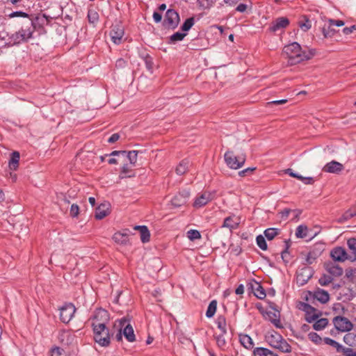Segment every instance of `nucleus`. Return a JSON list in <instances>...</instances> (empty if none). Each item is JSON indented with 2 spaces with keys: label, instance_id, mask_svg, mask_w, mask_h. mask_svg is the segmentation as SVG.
<instances>
[{
  "label": "nucleus",
  "instance_id": "f257e3e1",
  "mask_svg": "<svg viewBox=\"0 0 356 356\" xmlns=\"http://www.w3.org/2000/svg\"><path fill=\"white\" fill-rule=\"evenodd\" d=\"M283 54L286 55L291 65H296L310 60L315 53L314 49H302L298 42H293L284 47Z\"/></svg>",
  "mask_w": 356,
  "mask_h": 356
},
{
  "label": "nucleus",
  "instance_id": "2eb2a0df",
  "mask_svg": "<svg viewBox=\"0 0 356 356\" xmlns=\"http://www.w3.org/2000/svg\"><path fill=\"white\" fill-rule=\"evenodd\" d=\"M213 194L211 192H203L196 197L193 202V207L198 209L205 206L208 202L213 200Z\"/></svg>",
  "mask_w": 356,
  "mask_h": 356
},
{
  "label": "nucleus",
  "instance_id": "7c9ffc66",
  "mask_svg": "<svg viewBox=\"0 0 356 356\" xmlns=\"http://www.w3.org/2000/svg\"><path fill=\"white\" fill-rule=\"evenodd\" d=\"M314 323L313 324V328L314 330L316 331H321L326 327V326L328 325V319L326 318H322L320 319H316L314 321Z\"/></svg>",
  "mask_w": 356,
  "mask_h": 356
},
{
  "label": "nucleus",
  "instance_id": "603ef678",
  "mask_svg": "<svg viewBox=\"0 0 356 356\" xmlns=\"http://www.w3.org/2000/svg\"><path fill=\"white\" fill-rule=\"evenodd\" d=\"M304 18L305 19V22H299V26L300 28L305 32L307 31L309 29H311L312 25L309 19L306 17V16H304Z\"/></svg>",
  "mask_w": 356,
  "mask_h": 356
},
{
  "label": "nucleus",
  "instance_id": "5fc2aeb1",
  "mask_svg": "<svg viewBox=\"0 0 356 356\" xmlns=\"http://www.w3.org/2000/svg\"><path fill=\"white\" fill-rule=\"evenodd\" d=\"M8 17H9V18L21 17L26 18V19H31L29 17V14L26 13H24L23 11H14V12L11 13L10 14H9Z\"/></svg>",
  "mask_w": 356,
  "mask_h": 356
},
{
  "label": "nucleus",
  "instance_id": "1a4fd4ad",
  "mask_svg": "<svg viewBox=\"0 0 356 356\" xmlns=\"http://www.w3.org/2000/svg\"><path fill=\"white\" fill-rule=\"evenodd\" d=\"M179 20V13L174 9H168L166 11L163 23L169 28L175 29L178 26Z\"/></svg>",
  "mask_w": 356,
  "mask_h": 356
},
{
  "label": "nucleus",
  "instance_id": "f03ea898",
  "mask_svg": "<svg viewBox=\"0 0 356 356\" xmlns=\"http://www.w3.org/2000/svg\"><path fill=\"white\" fill-rule=\"evenodd\" d=\"M35 31V26L33 19H26L22 22L20 29L9 36V40L14 44L27 42L33 38Z\"/></svg>",
  "mask_w": 356,
  "mask_h": 356
},
{
  "label": "nucleus",
  "instance_id": "58836bf2",
  "mask_svg": "<svg viewBox=\"0 0 356 356\" xmlns=\"http://www.w3.org/2000/svg\"><path fill=\"white\" fill-rule=\"evenodd\" d=\"M323 341L325 344L330 345L337 349V351L338 353H341V350L343 349V346L341 344H339L337 341L335 340L330 339L329 337H325L323 339Z\"/></svg>",
  "mask_w": 356,
  "mask_h": 356
},
{
  "label": "nucleus",
  "instance_id": "13d9d810",
  "mask_svg": "<svg viewBox=\"0 0 356 356\" xmlns=\"http://www.w3.org/2000/svg\"><path fill=\"white\" fill-rule=\"evenodd\" d=\"M341 353H342L344 356H356V350L351 348L343 346Z\"/></svg>",
  "mask_w": 356,
  "mask_h": 356
},
{
  "label": "nucleus",
  "instance_id": "bf43d9fd",
  "mask_svg": "<svg viewBox=\"0 0 356 356\" xmlns=\"http://www.w3.org/2000/svg\"><path fill=\"white\" fill-rule=\"evenodd\" d=\"M70 216L72 217V218H76L78 216L79 213V207L77 204H73L71 205V207H70Z\"/></svg>",
  "mask_w": 356,
  "mask_h": 356
},
{
  "label": "nucleus",
  "instance_id": "8fccbe9b",
  "mask_svg": "<svg viewBox=\"0 0 356 356\" xmlns=\"http://www.w3.org/2000/svg\"><path fill=\"white\" fill-rule=\"evenodd\" d=\"M187 237L191 241H195L201 238V234L200 232L196 229H190L187 232Z\"/></svg>",
  "mask_w": 356,
  "mask_h": 356
},
{
  "label": "nucleus",
  "instance_id": "09e8293b",
  "mask_svg": "<svg viewBox=\"0 0 356 356\" xmlns=\"http://www.w3.org/2000/svg\"><path fill=\"white\" fill-rule=\"evenodd\" d=\"M186 35V33L176 32L170 36V42L175 43L178 41H181Z\"/></svg>",
  "mask_w": 356,
  "mask_h": 356
},
{
  "label": "nucleus",
  "instance_id": "c756f323",
  "mask_svg": "<svg viewBox=\"0 0 356 356\" xmlns=\"http://www.w3.org/2000/svg\"><path fill=\"white\" fill-rule=\"evenodd\" d=\"M19 153L17 151L13 152L11 154L10 159L9 160L8 165L10 170H16L19 165Z\"/></svg>",
  "mask_w": 356,
  "mask_h": 356
},
{
  "label": "nucleus",
  "instance_id": "a19ab883",
  "mask_svg": "<svg viewBox=\"0 0 356 356\" xmlns=\"http://www.w3.org/2000/svg\"><path fill=\"white\" fill-rule=\"evenodd\" d=\"M131 172V168L128 164H124L121 169L120 174L119 175L120 179H124L126 177H134V174H129Z\"/></svg>",
  "mask_w": 356,
  "mask_h": 356
},
{
  "label": "nucleus",
  "instance_id": "79ce46f5",
  "mask_svg": "<svg viewBox=\"0 0 356 356\" xmlns=\"http://www.w3.org/2000/svg\"><path fill=\"white\" fill-rule=\"evenodd\" d=\"M333 277L331 275L323 274L319 279L318 283L322 286H327L328 284L332 283Z\"/></svg>",
  "mask_w": 356,
  "mask_h": 356
},
{
  "label": "nucleus",
  "instance_id": "6ab92c4d",
  "mask_svg": "<svg viewBox=\"0 0 356 356\" xmlns=\"http://www.w3.org/2000/svg\"><path fill=\"white\" fill-rule=\"evenodd\" d=\"M124 33V29L121 26H113L110 31V36L111 38V40L116 44H120L122 41Z\"/></svg>",
  "mask_w": 356,
  "mask_h": 356
},
{
  "label": "nucleus",
  "instance_id": "680f3d73",
  "mask_svg": "<svg viewBox=\"0 0 356 356\" xmlns=\"http://www.w3.org/2000/svg\"><path fill=\"white\" fill-rule=\"evenodd\" d=\"M65 338L67 339L66 343H69L70 339H72V337L68 331H63L60 334V339L62 342H63Z\"/></svg>",
  "mask_w": 356,
  "mask_h": 356
},
{
  "label": "nucleus",
  "instance_id": "423d86ee",
  "mask_svg": "<svg viewBox=\"0 0 356 356\" xmlns=\"http://www.w3.org/2000/svg\"><path fill=\"white\" fill-rule=\"evenodd\" d=\"M314 273L312 267L304 266L297 271L296 282L300 286H303L313 277Z\"/></svg>",
  "mask_w": 356,
  "mask_h": 356
},
{
  "label": "nucleus",
  "instance_id": "2f4dec72",
  "mask_svg": "<svg viewBox=\"0 0 356 356\" xmlns=\"http://www.w3.org/2000/svg\"><path fill=\"white\" fill-rule=\"evenodd\" d=\"M280 233V229L278 228L270 227L265 229L264 234L265 237L268 240H273L276 236Z\"/></svg>",
  "mask_w": 356,
  "mask_h": 356
},
{
  "label": "nucleus",
  "instance_id": "a211bd4d",
  "mask_svg": "<svg viewBox=\"0 0 356 356\" xmlns=\"http://www.w3.org/2000/svg\"><path fill=\"white\" fill-rule=\"evenodd\" d=\"M224 157L227 165L233 169L241 168L245 163V159L242 161H239L232 152H226Z\"/></svg>",
  "mask_w": 356,
  "mask_h": 356
},
{
  "label": "nucleus",
  "instance_id": "9d476101",
  "mask_svg": "<svg viewBox=\"0 0 356 356\" xmlns=\"http://www.w3.org/2000/svg\"><path fill=\"white\" fill-rule=\"evenodd\" d=\"M76 308L72 303H66L60 308V318L64 323H69L74 316Z\"/></svg>",
  "mask_w": 356,
  "mask_h": 356
},
{
  "label": "nucleus",
  "instance_id": "cd10ccee",
  "mask_svg": "<svg viewBox=\"0 0 356 356\" xmlns=\"http://www.w3.org/2000/svg\"><path fill=\"white\" fill-rule=\"evenodd\" d=\"M113 239L117 243L127 245L129 243V234L127 232H118L113 236Z\"/></svg>",
  "mask_w": 356,
  "mask_h": 356
},
{
  "label": "nucleus",
  "instance_id": "dca6fc26",
  "mask_svg": "<svg viewBox=\"0 0 356 356\" xmlns=\"http://www.w3.org/2000/svg\"><path fill=\"white\" fill-rule=\"evenodd\" d=\"M289 20L286 17H281L275 19L270 24L268 30L270 32L275 33L280 30H282L288 26Z\"/></svg>",
  "mask_w": 356,
  "mask_h": 356
},
{
  "label": "nucleus",
  "instance_id": "5701e85b",
  "mask_svg": "<svg viewBox=\"0 0 356 356\" xmlns=\"http://www.w3.org/2000/svg\"><path fill=\"white\" fill-rule=\"evenodd\" d=\"M313 297L322 304L327 303L330 300V295L328 292L320 288H318L314 291Z\"/></svg>",
  "mask_w": 356,
  "mask_h": 356
},
{
  "label": "nucleus",
  "instance_id": "69168bd1",
  "mask_svg": "<svg viewBox=\"0 0 356 356\" xmlns=\"http://www.w3.org/2000/svg\"><path fill=\"white\" fill-rule=\"evenodd\" d=\"M286 172L291 177H295V178H297L298 179H302V176L300 175H298V173L296 172H293V170L291 169V168H289L286 170Z\"/></svg>",
  "mask_w": 356,
  "mask_h": 356
},
{
  "label": "nucleus",
  "instance_id": "e2e57ef3",
  "mask_svg": "<svg viewBox=\"0 0 356 356\" xmlns=\"http://www.w3.org/2000/svg\"><path fill=\"white\" fill-rule=\"evenodd\" d=\"M343 296L346 297V299L348 300H351L355 297L356 293L354 291L353 289L348 288V292L344 293Z\"/></svg>",
  "mask_w": 356,
  "mask_h": 356
},
{
  "label": "nucleus",
  "instance_id": "aec40b11",
  "mask_svg": "<svg viewBox=\"0 0 356 356\" xmlns=\"http://www.w3.org/2000/svg\"><path fill=\"white\" fill-rule=\"evenodd\" d=\"M109 319V315L106 310L104 309H97L92 316V323H103L106 324Z\"/></svg>",
  "mask_w": 356,
  "mask_h": 356
},
{
  "label": "nucleus",
  "instance_id": "a878e982",
  "mask_svg": "<svg viewBox=\"0 0 356 356\" xmlns=\"http://www.w3.org/2000/svg\"><path fill=\"white\" fill-rule=\"evenodd\" d=\"M346 243L350 251V253H348L349 261L355 262L356 261V238H348Z\"/></svg>",
  "mask_w": 356,
  "mask_h": 356
},
{
  "label": "nucleus",
  "instance_id": "7ed1b4c3",
  "mask_svg": "<svg viewBox=\"0 0 356 356\" xmlns=\"http://www.w3.org/2000/svg\"><path fill=\"white\" fill-rule=\"evenodd\" d=\"M266 341L273 348L282 353H290L291 345L278 332L273 331L266 335Z\"/></svg>",
  "mask_w": 356,
  "mask_h": 356
},
{
  "label": "nucleus",
  "instance_id": "774afa93",
  "mask_svg": "<svg viewBox=\"0 0 356 356\" xmlns=\"http://www.w3.org/2000/svg\"><path fill=\"white\" fill-rule=\"evenodd\" d=\"M127 62L123 58H119L116 60L115 66L118 68H123L125 67Z\"/></svg>",
  "mask_w": 356,
  "mask_h": 356
},
{
  "label": "nucleus",
  "instance_id": "ea45409f",
  "mask_svg": "<svg viewBox=\"0 0 356 356\" xmlns=\"http://www.w3.org/2000/svg\"><path fill=\"white\" fill-rule=\"evenodd\" d=\"M308 228L306 225H299L296 231V236L297 238H304L307 236Z\"/></svg>",
  "mask_w": 356,
  "mask_h": 356
},
{
  "label": "nucleus",
  "instance_id": "c85d7f7f",
  "mask_svg": "<svg viewBox=\"0 0 356 356\" xmlns=\"http://www.w3.org/2000/svg\"><path fill=\"white\" fill-rule=\"evenodd\" d=\"M254 356H278L277 353L273 352L272 350L263 347L256 348L253 350Z\"/></svg>",
  "mask_w": 356,
  "mask_h": 356
},
{
  "label": "nucleus",
  "instance_id": "b1692460",
  "mask_svg": "<svg viewBox=\"0 0 356 356\" xmlns=\"http://www.w3.org/2000/svg\"><path fill=\"white\" fill-rule=\"evenodd\" d=\"M110 213L109 204L103 203L101 204L95 210V218L102 220L107 216Z\"/></svg>",
  "mask_w": 356,
  "mask_h": 356
},
{
  "label": "nucleus",
  "instance_id": "f8f14e48",
  "mask_svg": "<svg viewBox=\"0 0 356 356\" xmlns=\"http://www.w3.org/2000/svg\"><path fill=\"white\" fill-rule=\"evenodd\" d=\"M333 323L337 330L341 332H348L352 330L353 323L346 318L337 316L334 318Z\"/></svg>",
  "mask_w": 356,
  "mask_h": 356
},
{
  "label": "nucleus",
  "instance_id": "72a5a7b5",
  "mask_svg": "<svg viewBox=\"0 0 356 356\" xmlns=\"http://www.w3.org/2000/svg\"><path fill=\"white\" fill-rule=\"evenodd\" d=\"M216 324H217L218 328L220 330L221 333H222V334L227 333L226 320L223 316H218V318L216 319Z\"/></svg>",
  "mask_w": 356,
  "mask_h": 356
},
{
  "label": "nucleus",
  "instance_id": "39448f33",
  "mask_svg": "<svg viewBox=\"0 0 356 356\" xmlns=\"http://www.w3.org/2000/svg\"><path fill=\"white\" fill-rule=\"evenodd\" d=\"M116 323H118L119 326L120 327V329H121L123 335L129 342H134L136 341L134 329L130 325L129 320L127 318L123 317L118 319L116 321Z\"/></svg>",
  "mask_w": 356,
  "mask_h": 356
},
{
  "label": "nucleus",
  "instance_id": "4c0bfd02",
  "mask_svg": "<svg viewBox=\"0 0 356 356\" xmlns=\"http://www.w3.org/2000/svg\"><path fill=\"white\" fill-rule=\"evenodd\" d=\"M322 33L325 38H332L336 33V30L328 24L327 27L325 26L322 28Z\"/></svg>",
  "mask_w": 356,
  "mask_h": 356
},
{
  "label": "nucleus",
  "instance_id": "de8ad7c7",
  "mask_svg": "<svg viewBox=\"0 0 356 356\" xmlns=\"http://www.w3.org/2000/svg\"><path fill=\"white\" fill-rule=\"evenodd\" d=\"M308 338L309 340H311L313 343H314L316 345H319L322 342V338L320 337L318 334L314 332H311L308 334Z\"/></svg>",
  "mask_w": 356,
  "mask_h": 356
},
{
  "label": "nucleus",
  "instance_id": "4d7b16f0",
  "mask_svg": "<svg viewBox=\"0 0 356 356\" xmlns=\"http://www.w3.org/2000/svg\"><path fill=\"white\" fill-rule=\"evenodd\" d=\"M224 334H225L220 333L216 337L217 345L221 348H224L226 345V341L223 336Z\"/></svg>",
  "mask_w": 356,
  "mask_h": 356
},
{
  "label": "nucleus",
  "instance_id": "f3484780",
  "mask_svg": "<svg viewBox=\"0 0 356 356\" xmlns=\"http://www.w3.org/2000/svg\"><path fill=\"white\" fill-rule=\"evenodd\" d=\"M241 222V217L236 215L228 216L224 219L222 227H227L230 231L236 229Z\"/></svg>",
  "mask_w": 356,
  "mask_h": 356
},
{
  "label": "nucleus",
  "instance_id": "e433bc0d",
  "mask_svg": "<svg viewBox=\"0 0 356 356\" xmlns=\"http://www.w3.org/2000/svg\"><path fill=\"white\" fill-rule=\"evenodd\" d=\"M356 216V213H355L354 210L353 209H348L347 210L343 215L341 217H340L339 219H338V222L339 223H343L350 219H351L352 218Z\"/></svg>",
  "mask_w": 356,
  "mask_h": 356
},
{
  "label": "nucleus",
  "instance_id": "37998d69",
  "mask_svg": "<svg viewBox=\"0 0 356 356\" xmlns=\"http://www.w3.org/2000/svg\"><path fill=\"white\" fill-rule=\"evenodd\" d=\"M140 55V57L144 60L147 70H152L153 67V61L152 57L147 53L145 52L141 53Z\"/></svg>",
  "mask_w": 356,
  "mask_h": 356
},
{
  "label": "nucleus",
  "instance_id": "4468645a",
  "mask_svg": "<svg viewBox=\"0 0 356 356\" xmlns=\"http://www.w3.org/2000/svg\"><path fill=\"white\" fill-rule=\"evenodd\" d=\"M249 293H253L259 299H264L266 296V291L259 282L253 281L247 284Z\"/></svg>",
  "mask_w": 356,
  "mask_h": 356
},
{
  "label": "nucleus",
  "instance_id": "6e6552de",
  "mask_svg": "<svg viewBox=\"0 0 356 356\" xmlns=\"http://www.w3.org/2000/svg\"><path fill=\"white\" fill-rule=\"evenodd\" d=\"M301 305L302 307V310L305 312V321L307 323H311L314 322L322 315L321 312L318 311L308 303L302 302Z\"/></svg>",
  "mask_w": 356,
  "mask_h": 356
},
{
  "label": "nucleus",
  "instance_id": "412c9836",
  "mask_svg": "<svg viewBox=\"0 0 356 356\" xmlns=\"http://www.w3.org/2000/svg\"><path fill=\"white\" fill-rule=\"evenodd\" d=\"M343 169V165L337 161H332L327 163L323 168V170L329 173L338 174Z\"/></svg>",
  "mask_w": 356,
  "mask_h": 356
},
{
  "label": "nucleus",
  "instance_id": "393cba45",
  "mask_svg": "<svg viewBox=\"0 0 356 356\" xmlns=\"http://www.w3.org/2000/svg\"><path fill=\"white\" fill-rule=\"evenodd\" d=\"M346 243L350 251V253H348L349 261L355 262L356 261V238H348Z\"/></svg>",
  "mask_w": 356,
  "mask_h": 356
},
{
  "label": "nucleus",
  "instance_id": "473e14b6",
  "mask_svg": "<svg viewBox=\"0 0 356 356\" xmlns=\"http://www.w3.org/2000/svg\"><path fill=\"white\" fill-rule=\"evenodd\" d=\"M284 248L281 252V257L284 263H288L289 261V249L291 246V243L289 240H284Z\"/></svg>",
  "mask_w": 356,
  "mask_h": 356
},
{
  "label": "nucleus",
  "instance_id": "a18cd8bd",
  "mask_svg": "<svg viewBox=\"0 0 356 356\" xmlns=\"http://www.w3.org/2000/svg\"><path fill=\"white\" fill-rule=\"evenodd\" d=\"M138 152L136 150H132L129 152H127V154H125L124 156H127L128 160L129 161L130 163L132 165H134L137 161V156H138Z\"/></svg>",
  "mask_w": 356,
  "mask_h": 356
},
{
  "label": "nucleus",
  "instance_id": "4be33fe9",
  "mask_svg": "<svg viewBox=\"0 0 356 356\" xmlns=\"http://www.w3.org/2000/svg\"><path fill=\"white\" fill-rule=\"evenodd\" d=\"M325 268L332 276L334 277L341 276L343 272V268L339 264L332 262L325 263Z\"/></svg>",
  "mask_w": 356,
  "mask_h": 356
},
{
  "label": "nucleus",
  "instance_id": "864d4df0",
  "mask_svg": "<svg viewBox=\"0 0 356 356\" xmlns=\"http://www.w3.org/2000/svg\"><path fill=\"white\" fill-rule=\"evenodd\" d=\"M318 257V254L314 251H310L308 252L305 261L307 264H313L316 258Z\"/></svg>",
  "mask_w": 356,
  "mask_h": 356
},
{
  "label": "nucleus",
  "instance_id": "052dcab7",
  "mask_svg": "<svg viewBox=\"0 0 356 356\" xmlns=\"http://www.w3.org/2000/svg\"><path fill=\"white\" fill-rule=\"evenodd\" d=\"M327 24L333 26H342L344 25L345 23L343 20L329 19L327 21Z\"/></svg>",
  "mask_w": 356,
  "mask_h": 356
},
{
  "label": "nucleus",
  "instance_id": "ddd939ff",
  "mask_svg": "<svg viewBox=\"0 0 356 356\" xmlns=\"http://www.w3.org/2000/svg\"><path fill=\"white\" fill-rule=\"evenodd\" d=\"M330 257L334 261L344 262L349 261L348 253L346 250L341 246H337L330 251Z\"/></svg>",
  "mask_w": 356,
  "mask_h": 356
},
{
  "label": "nucleus",
  "instance_id": "338daca9",
  "mask_svg": "<svg viewBox=\"0 0 356 356\" xmlns=\"http://www.w3.org/2000/svg\"><path fill=\"white\" fill-rule=\"evenodd\" d=\"M354 30H356V25H353L350 27H345L343 29V33L345 35H349L353 33Z\"/></svg>",
  "mask_w": 356,
  "mask_h": 356
},
{
  "label": "nucleus",
  "instance_id": "6e6d98bb",
  "mask_svg": "<svg viewBox=\"0 0 356 356\" xmlns=\"http://www.w3.org/2000/svg\"><path fill=\"white\" fill-rule=\"evenodd\" d=\"M50 353V356H65L64 350L59 347L51 348Z\"/></svg>",
  "mask_w": 356,
  "mask_h": 356
},
{
  "label": "nucleus",
  "instance_id": "49530a36",
  "mask_svg": "<svg viewBox=\"0 0 356 356\" xmlns=\"http://www.w3.org/2000/svg\"><path fill=\"white\" fill-rule=\"evenodd\" d=\"M256 242L257 245L262 250H266L268 249V245L265 239V237L262 235H258L256 238Z\"/></svg>",
  "mask_w": 356,
  "mask_h": 356
},
{
  "label": "nucleus",
  "instance_id": "f704fd0d",
  "mask_svg": "<svg viewBox=\"0 0 356 356\" xmlns=\"http://www.w3.org/2000/svg\"><path fill=\"white\" fill-rule=\"evenodd\" d=\"M188 168V161L186 160L181 161L176 168V173L179 175H184Z\"/></svg>",
  "mask_w": 356,
  "mask_h": 356
},
{
  "label": "nucleus",
  "instance_id": "0e129e2a",
  "mask_svg": "<svg viewBox=\"0 0 356 356\" xmlns=\"http://www.w3.org/2000/svg\"><path fill=\"white\" fill-rule=\"evenodd\" d=\"M355 272H356V269H355V268H346L345 270L346 277L348 279H350V280H352Z\"/></svg>",
  "mask_w": 356,
  "mask_h": 356
},
{
  "label": "nucleus",
  "instance_id": "c03bdc74",
  "mask_svg": "<svg viewBox=\"0 0 356 356\" xmlns=\"http://www.w3.org/2000/svg\"><path fill=\"white\" fill-rule=\"evenodd\" d=\"M194 24H195L194 17H189V18L186 19V20L184 22V24L181 26V29L183 31H188V30H190L191 29V27L194 25Z\"/></svg>",
  "mask_w": 356,
  "mask_h": 356
},
{
  "label": "nucleus",
  "instance_id": "9b49d317",
  "mask_svg": "<svg viewBox=\"0 0 356 356\" xmlns=\"http://www.w3.org/2000/svg\"><path fill=\"white\" fill-rule=\"evenodd\" d=\"M190 195L191 193L188 190L184 189L179 191L171 200L172 205L175 207H180L186 204L189 200Z\"/></svg>",
  "mask_w": 356,
  "mask_h": 356
},
{
  "label": "nucleus",
  "instance_id": "0eeeda50",
  "mask_svg": "<svg viewBox=\"0 0 356 356\" xmlns=\"http://www.w3.org/2000/svg\"><path fill=\"white\" fill-rule=\"evenodd\" d=\"M270 307L273 311L265 312L263 315L264 317L270 321L277 328H282L283 325L280 322V311L276 309V305L273 302L270 304Z\"/></svg>",
  "mask_w": 356,
  "mask_h": 356
},
{
  "label": "nucleus",
  "instance_id": "c9c22d12",
  "mask_svg": "<svg viewBox=\"0 0 356 356\" xmlns=\"http://www.w3.org/2000/svg\"><path fill=\"white\" fill-rule=\"evenodd\" d=\"M217 309V301L216 300H212L208 307L207 310L206 312V316L207 318H211L214 316Z\"/></svg>",
  "mask_w": 356,
  "mask_h": 356
},
{
  "label": "nucleus",
  "instance_id": "3c124183",
  "mask_svg": "<svg viewBox=\"0 0 356 356\" xmlns=\"http://www.w3.org/2000/svg\"><path fill=\"white\" fill-rule=\"evenodd\" d=\"M88 18L90 23L95 24L99 19V15L96 11L90 10L88 13Z\"/></svg>",
  "mask_w": 356,
  "mask_h": 356
},
{
  "label": "nucleus",
  "instance_id": "20e7f679",
  "mask_svg": "<svg viewBox=\"0 0 356 356\" xmlns=\"http://www.w3.org/2000/svg\"><path fill=\"white\" fill-rule=\"evenodd\" d=\"M92 327L94 339L101 346L106 347L110 344L109 330L103 323H91Z\"/></svg>",
  "mask_w": 356,
  "mask_h": 356
},
{
  "label": "nucleus",
  "instance_id": "bb28decb",
  "mask_svg": "<svg viewBox=\"0 0 356 356\" xmlns=\"http://www.w3.org/2000/svg\"><path fill=\"white\" fill-rule=\"evenodd\" d=\"M135 230L140 232V240L143 243H147L150 240V233L147 227L145 225H136L134 227Z\"/></svg>",
  "mask_w": 356,
  "mask_h": 356
}]
</instances>
